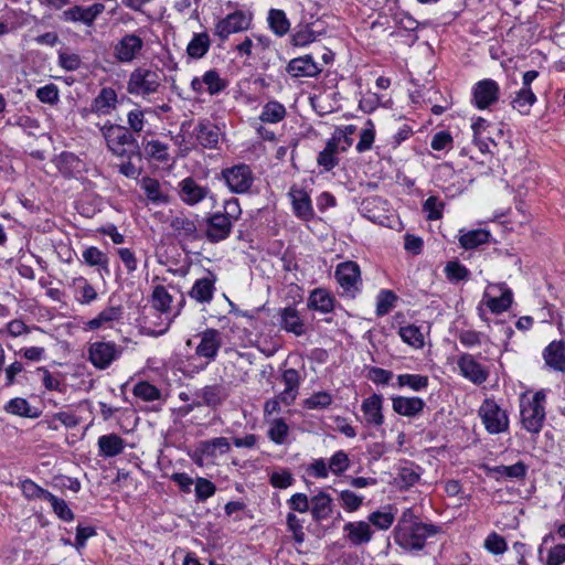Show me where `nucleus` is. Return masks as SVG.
<instances>
[{"mask_svg":"<svg viewBox=\"0 0 565 565\" xmlns=\"http://www.w3.org/2000/svg\"><path fill=\"white\" fill-rule=\"evenodd\" d=\"M82 256L85 264L89 266L106 267L108 262L107 255L94 246L86 248Z\"/></svg>","mask_w":565,"mask_h":565,"instance_id":"62","label":"nucleus"},{"mask_svg":"<svg viewBox=\"0 0 565 565\" xmlns=\"http://www.w3.org/2000/svg\"><path fill=\"white\" fill-rule=\"evenodd\" d=\"M343 533L352 546H361L372 541L374 532L367 521H354L344 524Z\"/></svg>","mask_w":565,"mask_h":565,"instance_id":"18","label":"nucleus"},{"mask_svg":"<svg viewBox=\"0 0 565 565\" xmlns=\"http://www.w3.org/2000/svg\"><path fill=\"white\" fill-rule=\"evenodd\" d=\"M35 95L41 103L49 105H56L60 100L58 87L53 83L39 87Z\"/></svg>","mask_w":565,"mask_h":565,"instance_id":"58","label":"nucleus"},{"mask_svg":"<svg viewBox=\"0 0 565 565\" xmlns=\"http://www.w3.org/2000/svg\"><path fill=\"white\" fill-rule=\"evenodd\" d=\"M544 391L536 392L531 398H522L520 404L521 423L524 429L532 434H539L545 420Z\"/></svg>","mask_w":565,"mask_h":565,"instance_id":"3","label":"nucleus"},{"mask_svg":"<svg viewBox=\"0 0 565 565\" xmlns=\"http://www.w3.org/2000/svg\"><path fill=\"white\" fill-rule=\"evenodd\" d=\"M205 236L211 243H218L227 238L232 232L233 223L220 211L210 213L205 220Z\"/></svg>","mask_w":565,"mask_h":565,"instance_id":"12","label":"nucleus"},{"mask_svg":"<svg viewBox=\"0 0 565 565\" xmlns=\"http://www.w3.org/2000/svg\"><path fill=\"white\" fill-rule=\"evenodd\" d=\"M350 467V459L344 450H338L329 460V469L335 476H341Z\"/></svg>","mask_w":565,"mask_h":565,"instance_id":"54","label":"nucleus"},{"mask_svg":"<svg viewBox=\"0 0 565 565\" xmlns=\"http://www.w3.org/2000/svg\"><path fill=\"white\" fill-rule=\"evenodd\" d=\"M200 343L195 348V354L199 358L206 359L207 363L214 361L223 344L222 333L214 329L209 328L198 334Z\"/></svg>","mask_w":565,"mask_h":565,"instance_id":"10","label":"nucleus"},{"mask_svg":"<svg viewBox=\"0 0 565 565\" xmlns=\"http://www.w3.org/2000/svg\"><path fill=\"white\" fill-rule=\"evenodd\" d=\"M280 327L295 335L306 333V326L299 312L294 307H286L280 310Z\"/></svg>","mask_w":565,"mask_h":565,"instance_id":"26","label":"nucleus"},{"mask_svg":"<svg viewBox=\"0 0 565 565\" xmlns=\"http://www.w3.org/2000/svg\"><path fill=\"white\" fill-rule=\"evenodd\" d=\"M250 24L252 15L242 10H236L217 21L214 28V35L221 42H225L231 34L248 30Z\"/></svg>","mask_w":565,"mask_h":565,"instance_id":"7","label":"nucleus"},{"mask_svg":"<svg viewBox=\"0 0 565 565\" xmlns=\"http://www.w3.org/2000/svg\"><path fill=\"white\" fill-rule=\"evenodd\" d=\"M397 301V296L391 290H382L376 298V315L383 317L387 315Z\"/></svg>","mask_w":565,"mask_h":565,"instance_id":"52","label":"nucleus"},{"mask_svg":"<svg viewBox=\"0 0 565 565\" xmlns=\"http://www.w3.org/2000/svg\"><path fill=\"white\" fill-rule=\"evenodd\" d=\"M375 138V129L372 120H367L366 127L361 131L360 140L355 147L356 151L362 153L372 148Z\"/></svg>","mask_w":565,"mask_h":565,"instance_id":"60","label":"nucleus"},{"mask_svg":"<svg viewBox=\"0 0 565 565\" xmlns=\"http://www.w3.org/2000/svg\"><path fill=\"white\" fill-rule=\"evenodd\" d=\"M285 116V106L279 102L270 100L264 105L259 119L263 122L276 124L282 120Z\"/></svg>","mask_w":565,"mask_h":565,"instance_id":"40","label":"nucleus"},{"mask_svg":"<svg viewBox=\"0 0 565 565\" xmlns=\"http://www.w3.org/2000/svg\"><path fill=\"white\" fill-rule=\"evenodd\" d=\"M100 132L106 140L108 150L113 154L128 159H131L134 156L141 157L137 139L125 126L107 121L100 127Z\"/></svg>","mask_w":565,"mask_h":565,"instance_id":"2","label":"nucleus"},{"mask_svg":"<svg viewBox=\"0 0 565 565\" xmlns=\"http://www.w3.org/2000/svg\"><path fill=\"white\" fill-rule=\"evenodd\" d=\"M132 392L136 397L145 402H153L161 397L160 390L146 381L137 383Z\"/></svg>","mask_w":565,"mask_h":565,"instance_id":"49","label":"nucleus"},{"mask_svg":"<svg viewBox=\"0 0 565 565\" xmlns=\"http://www.w3.org/2000/svg\"><path fill=\"white\" fill-rule=\"evenodd\" d=\"M383 408V396L380 394H373L362 402L361 409L364 415V420L367 426L379 427L384 423V416L382 413Z\"/></svg>","mask_w":565,"mask_h":565,"instance_id":"22","label":"nucleus"},{"mask_svg":"<svg viewBox=\"0 0 565 565\" xmlns=\"http://www.w3.org/2000/svg\"><path fill=\"white\" fill-rule=\"evenodd\" d=\"M479 416L489 434H500L509 428V418L493 399L487 398L479 408Z\"/></svg>","mask_w":565,"mask_h":565,"instance_id":"5","label":"nucleus"},{"mask_svg":"<svg viewBox=\"0 0 565 565\" xmlns=\"http://www.w3.org/2000/svg\"><path fill=\"white\" fill-rule=\"evenodd\" d=\"M536 102V96L532 88L521 87L515 97L511 100L513 109L518 110L521 115H529L531 107Z\"/></svg>","mask_w":565,"mask_h":565,"instance_id":"33","label":"nucleus"},{"mask_svg":"<svg viewBox=\"0 0 565 565\" xmlns=\"http://www.w3.org/2000/svg\"><path fill=\"white\" fill-rule=\"evenodd\" d=\"M231 445L225 437H216L210 440H204L200 444V450L206 457H216L217 454L224 455L228 452Z\"/></svg>","mask_w":565,"mask_h":565,"instance_id":"37","label":"nucleus"},{"mask_svg":"<svg viewBox=\"0 0 565 565\" xmlns=\"http://www.w3.org/2000/svg\"><path fill=\"white\" fill-rule=\"evenodd\" d=\"M160 77L156 71L145 67L134 70L127 82V92L136 96H147L158 92Z\"/></svg>","mask_w":565,"mask_h":565,"instance_id":"4","label":"nucleus"},{"mask_svg":"<svg viewBox=\"0 0 565 565\" xmlns=\"http://www.w3.org/2000/svg\"><path fill=\"white\" fill-rule=\"evenodd\" d=\"M81 160L76 154L68 151H63L57 158V168L62 173H70L77 169Z\"/></svg>","mask_w":565,"mask_h":565,"instance_id":"63","label":"nucleus"},{"mask_svg":"<svg viewBox=\"0 0 565 565\" xmlns=\"http://www.w3.org/2000/svg\"><path fill=\"white\" fill-rule=\"evenodd\" d=\"M444 203L437 196H429L423 204V210L427 212V218L437 221L443 217Z\"/></svg>","mask_w":565,"mask_h":565,"instance_id":"64","label":"nucleus"},{"mask_svg":"<svg viewBox=\"0 0 565 565\" xmlns=\"http://www.w3.org/2000/svg\"><path fill=\"white\" fill-rule=\"evenodd\" d=\"M221 175L230 191L236 194L248 192L254 182L253 171L245 163L225 168L222 170Z\"/></svg>","mask_w":565,"mask_h":565,"instance_id":"6","label":"nucleus"},{"mask_svg":"<svg viewBox=\"0 0 565 565\" xmlns=\"http://www.w3.org/2000/svg\"><path fill=\"white\" fill-rule=\"evenodd\" d=\"M337 282H358L361 278L360 266L353 260H345L337 265L334 270Z\"/></svg>","mask_w":565,"mask_h":565,"instance_id":"32","label":"nucleus"},{"mask_svg":"<svg viewBox=\"0 0 565 565\" xmlns=\"http://www.w3.org/2000/svg\"><path fill=\"white\" fill-rule=\"evenodd\" d=\"M363 500L362 495L351 490H341L339 492V502L342 509L350 513L358 511L362 507Z\"/></svg>","mask_w":565,"mask_h":565,"instance_id":"48","label":"nucleus"},{"mask_svg":"<svg viewBox=\"0 0 565 565\" xmlns=\"http://www.w3.org/2000/svg\"><path fill=\"white\" fill-rule=\"evenodd\" d=\"M202 82L206 85L210 95H217L227 87V81L220 76L216 70H209L202 76Z\"/></svg>","mask_w":565,"mask_h":565,"instance_id":"43","label":"nucleus"},{"mask_svg":"<svg viewBox=\"0 0 565 565\" xmlns=\"http://www.w3.org/2000/svg\"><path fill=\"white\" fill-rule=\"evenodd\" d=\"M332 403V396L330 393L321 391L312 394L310 397H308L303 405L308 409H322L327 408Z\"/></svg>","mask_w":565,"mask_h":565,"instance_id":"59","label":"nucleus"},{"mask_svg":"<svg viewBox=\"0 0 565 565\" xmlns=\"http://www.w3.org/2000/svg\"><path fill=\"white\" fill-rule=\"evenodd\" d=\"M211 47V39L206 31L194 33L186 46L188 55L193 60H200L205 56Z\"/></svg>","mask_w":565,"mask_h":565,"instance_id":"31","label":"nucleus"},{"mask_svg":"<svg viewBox=\"0 0 565 565\" xmlns=\"http://www.w3.org/2000/svg\"><path fill=\"white\" fill-rule=\"evenodd\" d=\"M286 72L295 78L317 77L322 70L315 62L312 55L306 54L290 60L286 66Z\"/></svg>","mask_w":565,"mask_h":565,"instance_id":"19","label":"nucleus"},{"mask_svg":"<svg viewBox=\"0 0 565 565\" xmlns=\"http://www.w3.org/2000/svg\"><path fill=\"white\" fill-rule=\"evenodd\" d=\"M546 365L559 372L565 371V345L562 341L551 342L543 353Z\"/></svg>","mask_w":565,"mask_h":565,"instance_id":"29","label":"nucleus"},{"mask_svg":"<svg viewBox=\"0 0 565 565\" xmlns=\"http://www.w3.org/2000/svg\"><path fill=\"white\" fill-rule=\"evenodd\" d=\"M487 476L494 478L497 481L501 479L523 480L526 477L527 466L523 461H518L512 466H483Z\"/></svg>","mask_w":565,"mask_h":565,"instance_id":"21","label":"nucleus"},{"mask_svg":"<svg viewBox=\"0 0 565 565\" xmlns=\"http://www.w3.org/2000/svg\"><path fill=\"white\" fill-rule=\"evenodd\" d=\"M428 376L420 374H399L397 375V385L407 386L414 392H419L428 387Z\"/></svg>","mask_w":565,"mask_h":565,"instance_id":"44","label":"nucleus"},{"mask_svg":"<svg viewBox=\"0 0 565 565\" xmlns=\"http://www.w3.org/2000/svg\"><path fill=\"white\" fill-rule=\"evenodd\" d=\"M289 427L285 420L282 418H276L270 423L268 437L275 444L281 445L285 443Z\"/></svg>","mask_w":565,"mask_h":565,"instance_id":"53","label":"nucleus"},{"mask_svg":"<svg viewBox=\"0 0 565 565\" xmlns=\"http://www.w3.org/2000/svg\"><path fill=\"white\" fill-rule=\"evenodd\" d=\"M288 195L291 199L294 214L298 218L302 221H310L315 217L311 199L307 191L298 188L297 185H292L289 189Z\"/></svg>","mask_w":565,"mask_h":565,"instance_id":"17","label":"nucleus"},{"mask_svg":"<svg viewBox=\"0 0 565 565\" xmlns=\"http://www.w3.org/2000/svg\"><path fill=\"white\" fill-rule=\"evenodd\" d=\"M512 291L508 288L502 289L501 285H489L482 297V303L486 305L492 313H501L512 303Z\"/></svg>","mask_w":565,"mask_h":565,"instance_id":"13","label":"nucleus"},{"mask_svg":"<svg viewBox=\"0 0 565 565\" xmlns=\"http://www.w3.org/2000/svg\"><path fill=\"white\" fill-rule=\"evenodd\" d=\"M98 454L102 457L110 458L120 455L125 449V440L117 434L103 435L97 441Z\"/></svg>","mask_w":565,"mask_h":565,"instance_id":"27","label":"nucleus"},{"mask_svg":"<svg viewBox=\"0 0 565 565\" xmlns=\"http://www.w3.org/2000/svg\"><path fill=\"white\" fill-rule=\"evenodd\" d=\"M438 532L439 526L418 521L413 511L408 509L403 512L394 529V540L401 548L407 552H417L423 550L427 540Z\"/></svg>","mask_w":565,"mask_h":565,"instance_id":"1","label":"nucleus"},{"mask_svg":"<svg viewBox=\"0 0 565 565\" xmlns=\"http://www.w3.org/2000/svg\"><path fill=\"white\" fill-rule=\"evenodd\" d=\"M491 127L488 120L482 117H478L473 120L471 129L473 131V142L482 153H490L492 150L483 139V134Z\"/></svg>","mask_w":565,"mask_h":565,"instance_id":"41","label":"nucleus"},{"mask_svg":"<svg viewBox=\"0 0 565 565\" xmlns=\"http://www.w3.org/2000/svg\"><path fill=\"white\" fill-rule=\"evenodd\" d=\"M198 395L202 398V402L195 403L194 406L199 407L203 404L216 408L228 397V392L224 385L213 384L204 386Z\"/></svg>","mask_w":565,"mask_h":565,"instance_id":"25","label":"nucleus"},{"mask_svg":"<svg viewBox=\"0 0 565 565\" xmlns=\"http://www.w3.org/2000/svg\"><path fill=\"white\" fill-rule=\"evenodd\" d=\"M120 316L121 309L119 307H110L99 312L96 318L87 321L86 326L90 330H96L108 322L118 320Z\"/></svg>","mask_w":565,"mask_h":565,"instance_id":"47","label":"nucleus"},{"mask_svg":"<svg viewBox=\"0 0 565 565\" xmlns=\"http://www.w3.org/2000/svg\"><path fill=\"white\" fill-rule=\"evenodd\" d=\"M484 548L494 555H501L507 551L508 544L503 536L492 532L484 540Z\"/></svg>","mask_w":565,"mask_h":565,"instance_id":"61","label":"nucleus"},{"mask_svg":"<svg viewBox=\"0 0 565 565\" xmlns=\"http://www.w3.org/2000/svg\"><path fill=\"white\" fill-rule=\"evenodd\" d=\"M210 193L211 190L207 186L199 184L198 181L191 177L183 179L179 183V196L186 205H196L207 198Z\"/></svg>","mask_w":565,"mask_h":565,"instance_id":"15","label":"nucleus"},{"mask_svg":"<svg viewBox=\"0 0 565 565\" xmlns=\"http://www.w3.org/2000/svg\"><path fill=\"white\" fill-rule=\"evenodd\" d=\"M117 94L111 87H104L93 99L90 111L97 115H108L116 107Z\"/></svg>","mask_w":565,"mask_h":565,"instance_id":"28","label":"nucleus"},{"mask_svg":"<svg viewBox=\"0 0 565 565\" xmlns=\"http://www.w3.org/2000/svg\"><path fill=\"white\" fill-rule=\"evenodd\" d=\"M490 236V232H488L487 230H471L460 235L459 244L465 249H473L479 245L489 242Z\"/></svg>","mask_w":565,"mask_h":565,"instance_id":"36","label":"nucleus"},{"mask_svg":"<svg viewBox=\"0 0 565 565\" xmlns=\"http://www.w3.org/2000/svg\"><path fill=\"white\" fill-rule=\"evenodd\" d=\"M309 511L316 522H323L331 518L334 512L333 499L326 491H319L311 497Z\"/></svg>","mask_w":565,"mask_h":565,"instance_id":"20","label":"nucleus"},{"mask_svg":"<svg viewBox=\"0 0 565 565\" xmlns=\"http://www.w3.org/2000/svg\"><path fill=\"white\" fill-rule=\"evenodd\" d=\"M398 334L405 343L415 349H422L425 345V337L420 328L415 324L401 327Z\"/></svg>","mask_w":565,"mask_h":565,"instance_id":"39","label":"nucleus"},{"mask_svg":"<svg viewBox=\"0 0 565 565\" xmlns=\"http://www.w3.org/2000/svg\"><path fill=\"white\" fill-rule=\"evenodd\" d=\"M500 97V86L491 78L477 82L472 87V104L478 109H488L494 105Z\"/></svg>","mask_w":565,"mask_h":565,"instance_id":"8","label":"nucleus"},{"mask_svg":"<svg viewBox=\"0 0 565 565\" xmlns=\"http://www.w3.org/2000/svg\"><path fill=\"white\" fill-rule=\"evenodd\" d=\"M104 10L105 6L99 2L93 3L89 7L74 6L63 11L61 19L67 22H82L90 26Z\"/></svg>","mask_w":565,"mask_h":565,"instance_id":"14","label":"nucleus"},{"mask_svg":"<svg viewBox=\"0 0 565 565\" xmlns=\"http://www.w3.org/2000/svg\"><path fill=\"white\" fill-rule=\"evenodd\" d=\"M20 488H21L23 495L29 500L42 499V500L46 501V495L51 494L50 491L41 488L39 484H36L31 479L23 480L21 482Z\"/></svg>","mask_w":565,"mask_h":565,"instance_id":"55","label":"nucleus"},{"mask_svg":"<svg viewBox=\"0 0 565 565\" xmlns=\"http://www.w3.org/2000/svg\"><path fill=\"white\" fill-rule=\"evenodd\" d=\"M46 501L51 503L54 513L63 521L71 522L74 520V513L68 508L65 500L57 498L53 493L46 495Z\"/></svg>","mask_w":565,"mask_h":565,"instance_id":"51","label":"nucleus"},{"mask_svg":"<svg viewBox=\"0 0 565 565\" xmlns=\"http://www.w3.org/2000/svg\"><path fill=\"white\" fill-rule=\"evenodd\" d=\"M172 296L164 289L162 285H157L152 294V307L156 310L166 312L170 308Z\"/></svg>","mask_w":565,"mask_h":565,"instance_id":"57","label":"nucleus"},{"mask_svg":"<svg viewBox=\"0 0 565 565\" xmlns=\"http://www.w3.org/2000/svg\"><path fill=\"white\" fill-rule=\"evenodd\" d=\"M170 226L177 232L178 235H181L185 238L196 239L198 227L194 221L185 217V216H175L171 220Z\"/></svg>","mask_w":565,"mask_h":565,"instance_id":"38","label":"nucleus"},{"mask_svg":"<svg viewBox=\"0 0 565 565\" xmlns=\"http://www.w3.org/2000/svg\"><path fill=\"white\" fill-rule=\"evenodd\" d=\"M395 521V514L388 510H377L369 514L367 523L375 526L377 530H388Z\"/></svg>","mask_w":565,"mask_h":565,"instance_id":"46","label":"nucleus"},{"mask_svg":"<svg viewBox=\"0 0 565 565\" xmlns=\"http://www.w3.org/2000/svg\"><path fill=\"white\" fill-rule=\"evenodd\" d=\"M392 407L395 413L405 417H415L419 415L425 407V402L420 397H392Z\"/></svg>","mask_w":565,"mask_h":565,"instance_id":"24","label":"nucleus"},{"mask_svg":"<svg viewBox=\"0 0 565 565\" xmlns=\"http://www.w3.org/2000/svg\"><path fill=\"white\" fill-rule=\"evenodd\" d=\"M198 142L209 149L217 147L221 129L209 119H201L194 128Z\"/></svg>","mask_w":565,"mask_h":565,"instance_id":"23","label":"nucleus"},{"mask_svg":"<svg viewBox=\"0 0 565 565\" xmlns=\"http://www.w3.org/2000/svg\"><path fill=\"white\" fill-rule=\"evenodd\" d=\"M4 409H6V412H8L10 414L26 417V418H38L40 415L39 412L32 411V407L30 406V404L26 399L21 398V397H15V398L10 399L6 404Z\"/></svg>","mask_w":565,"mask_h":565,"instance_id":"42","label":"nucleus"},{"mask_svg":"<svg viewBox=\"0 0 565 565\" xmlns=\"http://www.w3.org/2000/svg\"><path fill=\"white\" fill-rule=\"evenodd\" d=\"M458 367L463 377L473 384H482L488 379V371L483 367L472 354L463 353L458 358Z\"/></svg>","mask_w":565,"mask_h":565,"instance_id":"16","label":"nucleus"},{"mask_svg":"<svg viewBox=\"0 0 565 565\" xmlns=\"http://www.w3.org/2000/svg\"><path fill=\"white\" fill-rule=\"evenodd\" d=\"M445 273L449 280L467 281L470 279V271L458 260L448 262L445 267Z\"/></svg>","mask_w":565,"mask_h":565,"instance_id":"56","label":"nucleus"},{"mask_svg":"<svg viewBox=\"0 0 565 565\" xmlns=\"http://www.w3.org/2000/svg\"><path fill=\"white\" fill-rule=\"evenodd\" d=\"M143 150L147 157L154 159L159 162H167L169 160L168 145L159 140L142 141Z\"/></svg>","mask_w":565,"mask_h":565,"instance_id":"45","label":"nucleus"},{"mask_svg":"<svg viewBox=\"0 0 565 565\" xmlns=\"http://www.w3.org/2000/svg\"><path fill=\"white\" fill-rule=\"evenodd\" d=\"M308 308L323 313L331 312L334 308V297L327 289L317 288L310 294Z\"/></svg>","mask_w":565,"mask_h":565,"instance_id":"30","label":"nucleus"},{"mask_svg":"<svg viewBox=\"0 0 565 565\" xmlns=\"http://www.w3.org/2000/svg\"><path fill=\"white\" fill-rule=\"evenodd\" d=\"M268 24L270 30L277 36H284L289 32L290 22L285 13L280 9H270L268 12Z\"/></svg>","mask_w":565,"mask_h":565,"instance_id":"34","label":"nucleus"},{"mask_svg":"<svg viewBox=\"0 0 565 565\" xmlns=\"http://www.w3.org/2000/svg\"><path fill=\"white\" fill-rule=\"evenodd\" d=\"M286 525L288 532L292 534L294 541L297 544H302L306 539L303 520L299 519L295 513L289 512L286 516Z\"/></svg>","mask_w":565,"mask_h":565,"instance_id":"50","label":"nucleus"},{"mask_svg":"<svg viewBox=\"0 0 565 565\" xmlns=\"http://www.w3.org/2000/svg\"><path fill=\"white\" fill-rule=\"evenodd\" d=\"M141 188L150 202L154 204L168 203V195L161 192L160 182L157 179L143 177L141 180Z\"/></svg>","mask_w":565,"mask_h":565,"instance_id":"35","label":"nucleus"},{"mask_svg":"<svg viewBox=\"0 0 565 565\" xmlns=\"http://www.w3.org/2000/svg\"><path fill=\"white\" fill-rule=\"evenodd\" d=\"M120 349L114 342L97 341L88 348V360L99 369H107L120 354Z\"/></svg>","mask_w":565,"mask_h":565,"instance_id":"9","label":"nucleus"},{"mask_svg":"<svg viewBox=\"0 0 565 565\" xmlns=\"http://www.w3.org/2000/svg\"><path fill=\"white\" fill-rule=\"evenodd\" d=\"M143 45L145 42L139 35L135 33L125 34L114 45V57L120 63H130L140 54Z\"/></svg>","mask_w":565,"mask_h":565,"instance_id":"11","label":"nucleus"}]
</instances>
